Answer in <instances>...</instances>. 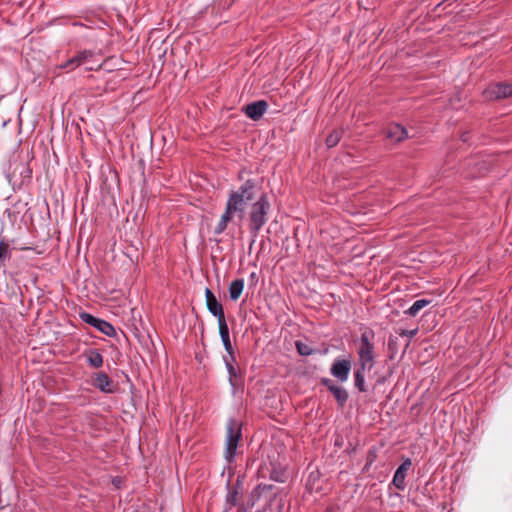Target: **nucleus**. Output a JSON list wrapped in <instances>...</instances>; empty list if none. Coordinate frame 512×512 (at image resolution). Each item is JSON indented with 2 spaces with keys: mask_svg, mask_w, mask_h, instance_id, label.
<instances>
[{
  "mask_svg": "<svg viewBox=\"0 0 512 512\" xmlns=\"http://www.w3.org/2000/svg\"><path fill=\"white\" fill-rule=\"evenodd\" d=\"M256 191V181L254 179H248L237 189L229 193L225 211L214 228L216 235H220L226 230L228 223L235 215H238L241 219L243 218L247 204L255 198Z\"/></svg>",
  "mask_w": 512,
  "mask_h": 512,
  "instance_id": "nucleus-1",
  "label": "nucleus"
},
{
  "mask_svg": "<svg viewBox=\"0 0 512 512\" xmlns=\"http://www.w3.org/2000/svg\"><path fill=\"white\" fill-rule=\"evenodd\" d=\"M374 341L375 333L373 330L367 329L362 332L357 348V367L370 371L375 366L376 352Z\"/></svg>",
  "mask_w": 512,
  "mask_h": 512,
  "instance_id": "nucleus-2",
  "label": "nucleus"
},
{
  "mask_svg": "<svg viewBox=\"0 0 512 512\" xmlns=\"http://www.w3.org/2000/svg\"><path fill=\"white\" fill-rule=\"evenodd\" d=\"M271 204L266 193H262L251 205L249 211V231L253 237H257L259 231L268 221V213Z\"/></svg>",
  "mask_w": 512,
  "mask_h": 512,
  "instance_id": "nucleus-3",
  "label": "nucleus"
},
{
  "mask_svg": "<svg viewBox=\"0 0 512 512\" xmlns=\"http://www.w3.org/2000/svg\"><path fill=\"white\" fill-rule=\"evenodd\" d=\"M241 437L242 429L240 423L235 419H229L227 422L226 447L224 452L225 459L228 462L234 460Z\"/></svg>",
  "mask_w": 512,
  "mask_h": 512,
  "instance_id": "nucleus-4",
  "label": "nucleus"
},
{
  "mask_svg": "<svg viewBox=\"0 0 512 512\" xmlns=\"http://www.w3.org/2000/svg\"><path fill=\"white\" fill-rule=\"evenodd\" d=\"M512 96V83L499 82L491 84L485 91L487 100H500Z\"/></svg>",
  "mask_w": 512,
  "mask_h": 512,
  "instance_id": "nucleus-5",
  "label": "nucleus"
},
{
  "mask_svg": "<svg viewBox=\"0 0 512 512\" xmlns=\"http://www.w3.org/2000/svg\"><path fill=\"white\" fill-rule=\"evenodd\" d=\"M80 319L94 328H96L101 333L105 334L106 336L112 337L115 336L116 331L113 325H111L109 322L96 318L90 313L82 312L80 313Z\"/></svg>",
  "mask_w": 512,
  "mask_h": 512,
  "instance_id": "nucleus-6",
  "label": "nucleus"
},
{
  "mask_svg": "<svg viewBox=\"0 0 512 512\" xmlns=\"http://www.w3.org/2000/svg\"><path fill=\"white\" fill-rule=\"evenodd\" d=\"M205 298L207 309L213 316L217 318L218 326L226 324L227 322L222 304L216 299L215 295L209 288H206L205 290Z\"/></svg>",
  "mask_w": 512,
  "mask_h": 512,
  "instance_id": "nucleus-7",
  "label": "nucleus"
},
{
  "mask_svg": "<svg viewBox=\"0 0 512 512\" xmlns=\"http://www.w3.org/2000/svg\"><path fill=\"white\" fill-rule=\"evenodd\" d=\"M351 371V360L336 358L331 365L330 373L340 382H346Z\"/></svg>",
  "mask_w": 512,
  "mask_h": 512,
  "instance_id": "nucleus-8",
  "label": "nucleus"
},
{
  "mask_svg": "<svg viewBox=\"0 0 512 512\" xmlns=\"http://www.w3.org/2000/svg\"><path fill=\"white\" fill-rule=\"evenodd\" d=\"M92 385L103 393H113L115 391L112 379L105 372H98L92 375Z\"/></svg>",
  "mask_w": 512,
  "mask_h": 512,
  "instance_id": "nucleus-9",
  "label": "nucleus"
},
{
  "mask_svg": "<svg viewBox=\"0 0 512 512\" xmlns=\"http://www.w3.org/2000/svg\"><path fill=\"white\" fill-rule=\"evenodd\" d=\"M412 466V460L410 458H406L403 460V462L400 464V466L396 469L392 483L393 485L399 489L404 490L406 487L405 478L407 475V472L410 470Z\"/></svg>",
  "mask_w": 512,
  "mask_h": 512,
  "instance_id": "nucleus-10",
  "label": "nucleus"
},
{
  "mask_svg": "<svg viewBox=\"0 0 512 512\" xmlns=\"http://www.w3.org/2000/svg\"><path fill=\"white\" fill-rule=\"evenodd\" d=\"M268 109V103L264 100L252 102L244 107L245 115L256 121L259 120Z\"/></svg>",
  "mask_w": 512,
  "mask_h": 512,
  "instance_id": "nucleus-11",
  "label": "nucleus"
},
{
  "mask_svg": "<svg viewBox=\"0 0 512 512\" xmlns=\"http://www.w3.org/2000/svg\"><path fill=\"white\" fill-rule=\"evenodd\" d=\"M385 136L391 141L398 143L408 137V132L400 124H390L385 129Z\"/></svg>",
  "mask_w": 512,
  "mask_h": 512,
  "instance_id": "nucleus-12",
  "label": "nucleus"
},
{
  "mask_svg": "<svg viewBox=\"0 0 512 512\" xmlns=\"http://www.w3.org/2000/svg\"><path fill=\"white\" fill-rule=\"evenodd\" d=\"M219 333H220V337H221L223 346H224L226 352L228 353V358L235 360V352H234L233 346L230 341L229 328H228L227 323L219 325Z\"/></svg>",
  "mask_w": 512,
  "mask_h": 512,
  "instance_id": "nucleus-13",
  "label": "nucleus"
},
{
  "mask_svg": "<svg viewBox=\"0 0 512 512\" xmlns=\"http://www.w3.org/2000/svg\"><path fill=\"white\" fill-rule=\"evenodd\" d=\"M236 361L235 360H232L231 358H228V357H224V362H225V366H226V369L228 371V379H229V383L230 385L235 389L238 385V382H237V379L240 378V374H239V371L236 369V367L234 366V362Z\"/></svg>",
  "mask_w": 512,
  "mask_h": 512,
  "instance_id": "nucleus-14",
  "label": "nucleus"
},
{
  "mask_svg": "<svg viewBox=\"0 0 512 512\" xmlns=\"http://www.w3.org/2000/svg\"><path fill=\"white\" fill-rule=\"evenodd\" d=\"M86 361L90 367L100 368L103 365V356L97 349H89L84 353Z\"/></svg>",
  "mask_w": 512,
  "mask_h": 512,
  "instance_id": "nucleus-15",
  "label": "nucleus"
},
{
  "mask_svg": "<svg viewBox=\"0 0 512 512\" xmlns=\"http://www.w3.org/2000/svg\"><path fill=\"white\" fill-rule=\"evenodd\" d=\"M242 483L237 479L235 485L231 487L226 496V504L229 508L234 507L238 504Z\"/></svg>",
  "mask_w": 512,
  "mask_h": 512,
  "instance_id": "nucleus-16",
  "label": "nucleus"
},
{
  "mask_svg": "<svg viewBox=\"0 0 512 512\" xmlns=\"http://www.w3.org/2000/svg\"><path fill=\"white\" fill-rule=\"evenodd\" d=\"M243 289H244V280L243 279H236V280L232 281L228 288L230 299L233 301L238 300L243 292Z\"/></svg>",
  "mask_w": 512,
  "mask_h": 512,
  "instance_id": "nucleus-17",
  "label": "nucleus"
},
{
  "mask_svg": "<svg viewBox=\"0 0 512 512\" xmlns=\"http://www.w3.org/2000/svg\"><path fill=\"white\" fill-rule=\"evenodd\" d=\"M431 303V300L428 299H418L416 300L407 310L404 311L405 315L414 317L418 314V312L424 307L428 306Z\"/></svg>",
  "mask_w": 512,
  "mask_h": 512,
  "instance_id": "nucleus-18",
  "label": "nucleus"
},
{
  "mask_svg": "<svg viewBox=\"0 0 512 512\" xmlns=\"http://www.w3.org/2000/svg\"><path fill=\"white\" fill-rule=\"evenodd\" d=\"M366 371H368V369H361L360 367H357L354 371L355 387L360 392L366 391V386H365V372Z\"/></svg>",
  "mask_w": 512,
  "mask_h": 512,
  "instance_id": "nucleus-19",
  "label": "nucleus"
},
{
  "mask_svg": "<svg viewBox=\"0 0 512 512\" xmlns=\"http://www.w3.org/2000/svg\"><path fill=\"white\" fill-rule=\"evenodd\" d=\"M342 135H343V130L342 129H334L326 137L325 143H326L327 147L328 148L335 147L339 143L340 139L342 138Z\"/></svg>",
  "mask_w": 512,
  "mask_h": 512,
  "instance_id": "nucleus-20",
  "label": "nucleus"
},
{
  "mask_svg": "<svg viewBox=\"0 0 512 512\" xmlns=\"http://www.w3.org/2000/svg\"><path fill=\"white\" fill-rule=\"evenodd\" d=\"M332 395L340 407H343L346 404L349 397L347 390L341 386H339Z\"/></svg>",
  "mask_w": 512,
  "mask_h": 512,
  "instance_id": "nucleus-21",
  "label": "nucleus"
},
{
  "mask_svg": "<svg viewBox=\"0 0 512 512\" xmlns=\"http://www.w3.org/2000/svg\"><path fill=\"white\" fill-rule=\"evenodd\" d=\"M11 253L9 244L4 238H0V265H3L6 260L10 259Z\"/></svg>",
  "mask_w": 512,
  "mask_h": 512,
  "instance_id": "nucleus-22",
  "label": "nucleus"
},
{
  "mask_svg": "<svg viewBox=\"0 0 512 512\" xmlns=\"http://www.w3.org/2000/svg\"><path fill=\"white\" fill-rule=\"evenodd\" d=\"M270 479L275 482L283 483L285 481V471L281 467H273L270 473Z\"/></svg>",
  "mask_w": 512,
  "mask_h": 512,
  "instance_id": "nucleus-23",
  "label": "nucleus"
},
{
  "mask_svg": "<svg viewBox=\"0 0 512 512\" xmlns=\"http://www.w3.org/2000/svg\"><path fill=\"white\" fill-rule=\"evenodd\" d=\"M81 63L77 57V55H75L74 57L70 58L69 60H67L65 63H63L60 68L62 69H68L69 71H72L74 70L75 68H77L78 66H80Z\"/></svg>",
  "mask_w": 512,
  "mask_h": 512,
  "instance_id": "nucleus-24",
  "label": "nucleus"
},
{
  "mask_svg": "<svg viewBox=\"0 0 512 512\" xmlns=\"http://www.w3.org/2000/svg\"><path fill=\"white\" fill-rule=\"evenodd\" d=\"M296 349L297 352L302 356H309L313 353V349L309 345L300 341L296 342Z\"/></svg>",
  "mask_w": 512,
  "mask_h": 512,
  "instance_id": "nucleus-25",
  "label": "nucleus"
},
{
  "mask_svg": "<svg viewBox=\"0 0 512 512\" xmlns=\"http://www.w3.org/2000/svg\"><path fill=\"white\" fill-rule=\"evenodd\" d=\"M94 56V52L91 50H83L78 52L77 57L82 64L87 63Z\"/></svg>",
  "mask_w": 512,
  "mask_h": 512,
  "instance_id": "nucleus-26",
  "label": "nucleus"
},
{
  "mask_svg": "<svg viewBox=\"0 0 512 512\" xmlns=\"http://www.w3.org/2000/svg\"><path fill=\"white\" fill-rule=\"evenodd\" d=\"M232 4V0H216L214 6L218 9H228Z\"/></svg>",
  "mask_w": 512,
  "mask_h": 512,
  "instance_id": "nucleus-27",
  "label": "nucleus"
},
{
  "mask_svg": "<svg viewBox=\"0 0 512 512\" xmlns=\"http://www.w3.org/2000/svg\"><path fill=\"white\" fill-rule=\"evenodd\" d=\"M320 383L325 386L327 389H329L332 385L335 384V382L329 378H321Z\"/></svg>",
  "mask_w": 512,
  "mask_h": 512,
  "instance_id": "nucleus-28",
  "label": "nucleus"
},
{
  "mask_svg": "<svg viewBox=\"0 0 512 512\" xmlns=\"http://www.w3.org/2000/svg\"><path fill=\"white\" fill-rule=\"evenodd\" d=\"M416 334H417V329L409 330V331L404 330V331H402L400 333V335H402V336L405 335V336H408V337H411V338L414 337Z\"/></svg>",
  "mask_w": 512,
  "mask_h": 512,
  "instance_id": "nucleus-29",
  "label": "nucleus"
},
{
  "mask_svg": "<svg viewBox=\"0 0 512 512\" xmlns=\"http://www.w3.org/2000/svg\"><path fill=\"white\" fill-rule=\"evenodd\" d=\"M339 387V385H337L336 383L334 385H332L328 390L332 393H334L337 388Z\"/></svg>",
  "mask_w": 512,
  "mask_h": 512,
  "instance_id": "nucleus-30",
  "label": "nucleus"
},
{
  "mask_svg": "<svg viewBox=\"0 0 512 512\" xmlns=\"http://www.w3.org/2000/svg\"><path fill=\"white\" fill-rule=\"evenodd\" d=\"M271 488H272L271 485H262V484L258 485V487H257V489H263V490L264 489H271Z\"/></svg>",
  "mask_w": 512,
  "mask_h": 512,
  "instance_id": "nucleus-31",
  "label": "nucleus"
},
{
  "mask_svg": "<svg viewBox=\"0 0 512 512\" xmlns=\"http://www.w3.org/2000/svg\"><path fill=\"white\" fill-rule=\"evenodd\" d=\"M467 139H468L467 135H466V134H463V135H462V140H463V141H467Z\"/></svg>",
  "mask_w": 512,
  "mask_h": 512,
  "instance_id": "nucleus-32",
  "label": "nucleus"
},
{
  "mask_svg": "<svg viewBox=\"0 0 512 512\" xmlns=\"http://www.w3.org/2000/svg\"><path fill=\"white\" fill-rule=\"evenodd\" d=\"M75 26H83L82 23H74Z\"/></svg>",
  "mask_w": 512,
  "mask_h": 512,
  "instance_id": "nucleus-33",
  "label": "nucleus"
},
{
  "mask_svg": "<svg viewBox=\"0 0 512 512\" xmlns=\"http://www.w3.org/2000/svg\"><path fill=\"white\" fill-rule=\"evenodd\" d=\"M256 274L255 273H252L251 274V278H255Z\"/></svg>",
  "mask_w": 512,
  "mask_h": 512,
  "instance_id": "nucleus-34",
  "label": "nucleus"
},
{
  "mask_svg": "<svg viewBox=\"0 0 512 512\" xmlns=\"http://www.w3.org/2000/svg\"><path fill=\"white\" fill-rule=\"evenodd\" d=\"M88 70H93L94 67L93 66H90L89 68H87Z\"/></svg>",
  "mask_w": 512,
  "mask_h": 512,
  "instance_id": "nucleus-35",
  "label": "nucleus"
}]
</instances>
